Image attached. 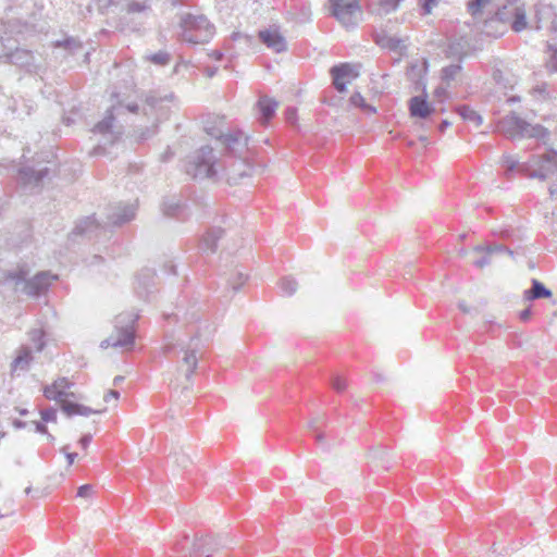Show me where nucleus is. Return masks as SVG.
Masks as SVG:
<instances>
[{"label":"nucleus","instance_id":"nucleus-27","mask_svg":"<svg viewBox=\"0 0 557 557\" xmlns=\"http://www.w3.org/2000/svg\"><path fill=\"white\" fill-rule=\"evenodd\" d=\"M99 227V224L97 223L96 219L94 216H87L83 220H81L75 228L74 232L79 235L91 233L92 231L97 230Z\"/></svg>","mask_w":557,"mask_h":557},{"label":"nucleus","instance_id":"nucleus-1","mask_svg":"<svg viewBox=\"0 0 557 557\" xmlns=\"http://www.w3.org/2000/svg\"><path fill=\"white\" fill-rule=\"evenodd\" d=\"M502 165L506 169L505 176L508 180H511L513 172L517 171L529 178L557 181V151L553 149L542 156H533L528 162H520L511 154H503Z\"/></svg>","mask_w":557,"mask_h":557},{"label":"nucleus","instance_id":"nucleus-28","mask_svg":"<svg viewBox=\"0 0 557 557\" xmlns=\"http://www.w3.org/2000/svg\"><path fill=\"white\" fill-rule=\"evenodd\" d=\"M473 251L474 252H479V253H487V255H493V253H497V252H506L510 256L513 255L512 250H510L508 247L504 246V245H488V246H483V245H478L473 248Z\"/></svg>","mask_w":557,"mask_h":557},{"label":"nucleus","instance_id":"nucleus-30","mask_svg":"<svg viewBox=\"0 0 557 557\" xmlns=\"http://www.w3.org/2000/svg\"><path fill=\"white\" fill-rule=\"evenodd\" d=\"M280 288L281 290L286 295V296H292L294 295V293L297 290V287H298V283L297 281L292 277V276H285L283 277L280 283Z\"/></svg>","mask_w":557,"mask_h":557},{"label":"nucleus","instance_id":"nucleus-40","mask_svg":"<svg viewBox=\"0 0 557 557\" xmlns=\"http://www.w3.org/2000/svg\"><path fill=\"white\" fill-rule=\"evenodd\" d=\"M491 0H472L468 3V10L472 15H476Z\"/></svg>","mask_w":557,"mask_h":557},{"label":"nucleus","instance_id":"nucleus-49","mask_svg":"<svg viewBox=\"0 0 557 557\" xmlns=\"http://www.w3.org/2000/svg\"><path fill=\"white\" fill-rule=\"evenodd\" d=\"M403 0H384V3H385V13H389L391 11H395L399 3L401 2Z\"/></svg>","mask_w":557,"mask_h":557},{"label":"nucleus","instance_id":"nucleus-20","mask_svg":"<svg viewBox=\"0 0 557 557\" xmlns=\"http://www.w3.org/2000/svg\"><path fill=\"white\" fill-rule=\"evenodd\" d=\"M408 46V36L396 37L385 35V48L388 49L391 52L398 54V59L396 61H399L403 57L407 54Z\"/></svg>","mask_w":557,"mask_h":557},{"label":"nucleus","instance_id":"nucleus-3","mask_svg":"<svg viewBox=\"0 0 557 557\" xmlns=\"http://www.w3.org/2000/svg\"><path fill=\"white\" fill-rule=\"evenodd\" d=\"M219 162L213 149L203 146L198 149L188 160L186 173L194 178H213L219 172Z\"/></svg>","mask_w":557,"mask_h":557},{"label":"nucleus","instance_id":"nucleus-8","mask_svg":"<svg viewBox=\"0 0 557 557\" xmlns=\"http://www.w3.org/2000/svg\"><path fill=\"white\" fill-rule=\"evenodd\" d=\"M332 83L338 92H345L346 86L359 76V65L352 63H341L330 70Z\"/></svg>","mask_w":557,"mask_h":557},{"label":"nucleus","instance_id":"nucleus-60","mask_svg":"<svg viewBox=\"0 0 557 557\" xmlns=\"http://www.w3.org/2000/svg\"><path fill=\"white\" fill-rule=\"evenodd\" d=\"M210 55L215 60H221L223 54L221 51L214 50Z\"/></svg>","mask_w":557,"mask_h":557},{"label":"nucleus","instance_id":"nucleus-22","mask_svg":"<svg viewBox=\"0 0 557 557\" xmlns=\"http://www.w3.org/2000/svg\"><path fill=\"white\" fill-rule=\"evenodd\" d=\"M409 110L411 116L420 119H425L433 112L426 99L421 96H414L409 100Z\"/></svg>","mask_w":557,"mask_h":557},{"label":"nucleus","instance_id":"nucleus-39","mask_svg":"<svg viewBox=\"0 0 557 557\" xmlns=\"http://www.w3.org/2000/svg\"><path fill=\"white\" fill-rule=\"evenodd\" d=\"M57 47H63L72 52L82 48V44L74 38L65 39L64 41H57Z\"/></svg>","mask_w":557,"mask_h":557},{"label":"nucleus","instance_id":"nucleus-16","mask_svg":"<svg viewBox=\"0 0 557 557\" xmlns=\"http://www.w3.org/2000/svg\"><path fill=\"white\" fill-rule=\"evenodd\" d=\"M225 545L222 544V537L220 536H206L198 539L194 543V554L205 557H211L213 553L218 552L221 547Z\"/></svg>","mask_w":557,"mask_h":557},{"label":"nucleus","instance_id":"nucleus-37","mask_svg":"<svg viewBox=\"0 0 557 557\" xmlns=\"http://www.w3.org/2000/svg\"><path fill=\"white\" fill-rule=\"evenodd\" d=\"M331 385L335 392L343 393L346 391L348 383L345 377L341 375H334L331 380Z\"/></svg>","mask_w":557,"mask_h":557},{"label":"nucleus","instance_id":"nucleus-15","mask_svg":"<svg viewBox=\"0 0 557 557\" xmlns=\"http://www.w3.org/2000/svg\"><path fill=\"white\" fill-rule=\"evenodd\" d=\"M259 38L262 44L275 52L286 50V41L276 26L260 30Z\"/></svg>","mask_w":557,"mask_h":557},{"label":"nucleus","instance_id":"nucleus-58","mask_svg":"<svg viewBox=\"0 0 557 557\" xmlns=\"http://www.w3.org/2000/svg\"><path fill=\"white\" fill-rule=\"evenodd\" d=\"M555 53H557V49L555 50ZM549 66L552 71H557V55L554 54L552 60L549 61Z\"/></svg>","mask_w":557,"mask_h":557},{"label":"nucleus","instance_id":"nucleus-41","mask_svg":"<svg viewBox=\"0 0 557 557\" xmlns=\"http://www.w3.org/2000/svg\"><path fill=\"white\" fill-rule=\"evenodd\" d=\"M148 9L145 2L131 1L127 3V13H140Z\"/></svg>","mask_w":557,"mask_h":557},{"label":"nucleus","instance_id":"nucleus-53","mask_svg":"<svg viewBox=\"0 0 557 557\" xmlns=\"http://www.w3.org/2000/svg\"><path fill=\"white\" fill-rule=\"evenodd\" d=\"M62 451L65 454L69 465H72L74 462L75 458L77 457V454L76 453H69L67 451V446H64L62 448Z\"/></svg>","mask_w":557,"mask_h":557},{"label":"nucleus","instance_id":"nucleus-7","mask_svg":"<svg viewBox=\"0 0 557 557\" xmlns=\"http://www.w3.org/2000/svg\"><path fill=\"white\" fill-rule=\"evenodd\" d=\"M332 15L344 26L349 27L358 23L360 4L357 0H330Z\"/></svg>","mask_w":557,"mask_h":557},{"label":"nucleus","instance_id":"nucleus-24","mask_svg":"<svg viewBox=\"0 0 557 557\" xmlns=\"http://www.w3.org/2000/svg\"><path fill=\"white\" fill-rule=\"evenodd\" d=\"M62 411L67 416V417H72V416H75V414H79V416H89L91 413H102L106 411V408L103 409H91L87 406H84V405H81V404H75V403H72V401H69V400H63L62 401Z\"/></svg>","mask_w":557,"mask_h":557},{"label":"nucleus","instance_id":"nucleus-42","mask_svg":"<svg viewBox=\"0 0 557 557\" xmlns=\"http://www.w3.org/2000/svg\"><path fill=\"white\" fill-rule=\"evenodd\" d=\"M40 414L44 422H57V410L53 408L41 410Z\"/></svg>","mask_w":557,"mask_h":557},{"label":"nucleus","instance_id":"nucleus-45","mask_svg":"<svg viewBox=\"0 0 557 557\" xmlns=\"http://www.w3.org/2000/svg\"><path fill=\"white\" fill-rule=\"evenodd\" d=\"M383 0H369V10L377 15H381Z\"/></svg>","mask_w":557,"mask_h":557},{"label":"nucleus","instance_id":"nucleus-23","mask_svg":"<svg viewBox=\"0 0 557 557\" xmlns=\"http://www.w3.org/2000/svg\"><path fill=\"white\" fill-rule=\"evenodd\" d=\"M185 209V205L176 197H168L161 205L163 214L169 218L183 216Z\"/></svg>","mask_w":557,"mask_h":557},{"label":"nucleus","instance_id":"nucleus-57","mask_svg":"<svg viewBox=\"0 0 557 557\" xmlns=\"http://www.w3.org/2000/svg\"><path fill=\"white\" fill-rule=\"evenodd\" d=\"M314 433V437H315V441L318 443H323L324 442V434L321 432L320 428L318 429V431H312Z\"/></svg>","mask_w":557,"mask_h":557},{"label":"nucleus","instance_id":"nucleus-62","mask_svg":"<svg viewBox=\"0 0 557 557\" xmlns=\"http://www.w3.org/2000/svg\"><path fill=\"white\" fill-rule=\"evenodd\" d=\"M458 307H459V309H460L462 312H465V313L470 312V309L466 306V304H465L463 301L459 302V304H458Z\"/></svg>","mask_w":557,"mask_h":557},{"label":"nucleus","instance_id":"nucleus-21","mask_svg":"<svg viewBox=\"0 0 557 557\" xmlns=\"http://www.w3.org/2000/svg\"><path fill=\"white\" fill-rule=\"evenodd\" d=\"M531 288L525 289L523 292V299L528 301H533L542 298H550L552 290L547 288L542 282L536 278H532Z\"/></svg>","mask_w":557,"mask_h":557},{"label":"nucleus","instance_id":"nucleus-29","mask_svg":"<svg viewBox=\"0 0 557 557\" xmlns=\"http://www.w3.org/2000/svg\"><path fill=\"white\" fill-rule=\"evenodd\" d=\"M492 76L496 85L504 89H512L516 84L512 77L506 76L499 69L494 70Z\"/></svg>","mask_w":557,"mask_h":557},{"label":"nucleus","instance_id":"nucleus-48","mask_svg":"<svg viewBox=\"0 0 557 557\" xmlns=\"http://www.w3.org/2000/svg\"><path fill=\"white\" fill-rule=\"evenodd\" d=\"M437 4V0H424L422 4V13L428 15L432 12V9Z\"/></svg>","mask_w":557,"mask_h":557},{"label":"nucleus","instance_id":"nucleus-10","mask_svg":"<svg viewBox=\"0 0 557 557\" xmlns=\"http://www.w3.org/2000/svg\"><path fill=\"white\" fill-rule=\"evenodd\" d=\"M209 134L219 139L231 152H239L247 147V137L240 131L228 133L216 131Z\"/></svg>","mask_w":557,"mask_h":557},{"label":"nucleus","instance_id":"nucleus-12","mask_svg":"<svg viewBox=\"0 0 557 557\" xmlns=\"http://www.w3.org/2000/svg\"><path fill=\"white\" fill-rule=\"evenodd\" d=\"M136 211L135 203H120L111 208V212L108 214V223L116 226L128 223L135 218Z\"/></svg>","mask_w":557,"mask_h":557},{"label":"nucleus","instance_id":"nucleus-56","mask_svg":"<svg viewBox=\"0 0 557 557\" xmlns=\"http://www.w3.org/2000/svg\"><path fill=\"white\" fill-rule=\"evenodd\" d=\"M91 442V435L90 434H85L81 440H79V444L81 446L85 449L87 448V446L89 445V443Z\"/></svg>","mask_w":557,"mask_h":557},{"label":"nucleus","instance_id":"nucleus-18","mask_svg":"<svg viewBox=\"0 0 557 557\" xmlns=\"http://www.w3.org/2000/svg\"><path fill=\"white\" fill-rule=\"evenodd\" d=\"M48 168L34 170L30 166H24L18 171L20 181L24 185H39L41 180L48 175Z\"/></svg>","mask_w":557,"mask_h":557},{"label":"nucleus","instance_id":"nucleus-32","mask_svg":"<svg viewBox=\"0 0 557 557\" xmlns=\"http://www.w3.org/2000/svg\"><path fill=\"white\" fill-rule=\"evenodd\" d=\"M54 387L58 392H60V396L62 399L67 396H72V393H67V388L72 386V383L66 377H60L53 382Z\"/></svg>","mask_w":557,"mask_h":557},{"label":"nucleus","instance_id":"nucleus-35","mask_svg":"<svg viewBox=\"0 0 557 557\" xmlns=\"http://www.w3.org/2000/svg\"><path fill=\"white\" fill-rule=\"evenodd\" d=\"M247 280V275L242 271H236L234 276L228 278V284L233 288V290H238L240 286L245 284Z\"/></svg>","mask_w":557,"mask_h":557},{"label":"nucleus","instance_id":"nucleus-64","mask_svg":"<svg viewBox=\"0 0 557 557\" xmlns=\"http://www.w3.org/2000/svg\"><path fill=\"white\" fill-rule=\"evenodd\" d=\"M215 72H216V69H215V67H207V69H206V74H207V76H209V77H212V76L215 74Z\"/></svg>","mask_w":557,"mask_h":557},{"label":"nucleus","instance_id":"nucleus-19","mask_svg":"<svg viewBox=\"0 0 557 557\" xmlns=\"http://www.w3.org/2000/svg\"><path fill=\"white\" fill-rule=\"evenodd\" d=\"M224 231L221 227L210 228L201 238L200 249L203 252L213 253L216 250L218 242L223 237Z\"/></svg>","mask_w":557,"mask_h":557},{"label":"nucleus","instance_id":"nucleus-33","mask_svg":"<svg viewBox=\"0 0 557 557\" xmlns=\"http://www.w3.org/2000/svg\"><path fill=\"white\" fill-rule=\"evenodd\" d=\"M146 59L157 65H166L170 62V54L166 51H159L151 55L146 57Z\"/></svg>","mask_w":557,"mask_h":557},{"label":"nucleus","instance_id":"nucleus-31","mask_svg":"<svg viewBox=\"0 0 557 557\" xmlns=\"http://www.w3.org/2000/svg\"><path fill=\"white\" fill-rule=\"evenodd\" d=\"M525 133L527 134L524 135V137L537 138V139H543V138L547 137L549 134L547 128H545L544 126H542L540 124H536V125L529 124L528 131H525Z\"/></svg>","mask_w":557,"mask_h":557},{"label":"nucleus","instance_id":"nucleus-13","mask_svg":"<svg viewBox=\"0 0 557 557\" xmlns=\"http://www.w3.org/2000/svg\"><path fill=\"white\" fill-rule=\"evenodd\" d=\"M54 280H57V275H52L50 272H40L25 282L24 292L30 296H38L45 293Z\"/></svg>","mask_w":557,"mask_h":557},{"label":"nucleus","instance_id":"nucleus-34","mask_svg":"<svg viewBox=\"0 0 557 557\" xmlns=\"http://www.w3.org/2000/svg\"><path fill=\"white\" fill-rule=\"evenodd\" d=\"M461 71V66L459 64H451L445 66L442 70V78L446 82H450L455 79L456 75Z\"/></svg>","mask_w":557,"mask_h":557},{"label":"nucleus","instance_id":"nucleus-46","mask_svg":"<svg viewBox=\"0 0 557 557\" xmlns=\"http://www.w3.org/2000/svg\"><path fill=\"white\" fill-rule=\"evenodd\" d=\"M491 256L492 255H487V253H484L483 257L476 259L473 261V264L479 268V269H483L485 268L486 265L491 264Z\"/></svg>","mask_w":557,"mask_h":557},{"label":"nucleus","instance_id":"nucleus-14","mask_svg":"<svg viewBox=\"0 0 557 557\" xmlns=\"http://www.w3.org/2000/svg\"><path fill=\"white\" fill-rule=\"evenodd\" d=\"M197 338H190L186 346L182 347V364L185 366V376L189 380L198 364V343Z\"/></svg>","mask_w":557,"mask_h":557},{"label":"nucleus","instance_id":"nucleus-43","mask_svg":"<svg viewBox=\"0 0 557 557\" xmlns=\"http://www.w3.org/2000/svg\"><path fill=\"white\" fill-rule=\"evenodd\" d=\"M94 493V487L89 484H85L78 487L77 496L82 498H89Z\"/></svg>","mask_w":557,"mask_h":557},{"label":"nucleus","instance_id":"nucleus-55","mask_svg":"<svg viewBox=\"0 0 557 557\" xmlns=\"http://www.w3.org/2000/svg\"><path fill=\"white\" fill-rule=\"evenodd\" d=\"M495 235H498L499 237L507 239L511 237L512 231L509 228L500 230L499 232H494Z\"/></svg>","mask_w":557,"mask_h":557},{"label":"nucleus","instance_id":"nucleus-63","mask_svg":"<svg viewBox=\"0 0 557 557\" xmlns=\"http://www.w3.org/2000/svg\"><path fill=\"white\" fill-rule=\"evenodd\" d=\"M548 191H549L550 197L553 198L555 195H557V186L550 185L548 188Z\"/></svg>","mask_w":557,"mask_h":557},{"label":"nucleus","instance_id":"nucleus-47","mask_svg":"<svg viewBox=\"0 0 557 557\" xmlns=\"http://www.w3.org/2000/svg\"><path fill=\"white\" fill-rule=\"evenodd\" d=\"M532 94L534 96L539 95L542 98H546V96H547V85L546 84L536 85L535 87L532 88Z\"/></svg>","mask_w":557,"mask_h":557},{"label":"nucleus","instance_id":"nucleus-59","mask_svg":"<svg viewBox=\"0 0 557 557\" xmlns=\"http://www.w3.org/2000/svg\"><path fill=\"white\" fill-rule=\"evenodd\" d=\"M174 348V345L173 344H166L164 347H163V352L164 355H170L171 351L173 350Z\"/></svg>","mask_w":557,"mask_h":557},{"label":"nucleus","instance_id":"nucleus-54","mask_svg":"<svg viewBox=\"0 0 557 557\" xmlns=\"http://www.w3.org/2000/svg\"><path fill=\"white\" fill-rule=\"evenodd\" d=\"M120 393L117 391L111 389L104 395V401L108 403L111 398L119 399Z\"/></svg>","mask_w":557,"mask_h":557},{"label":"nucleus","instance_id":"nucleus-44","mask_svg":"<svg viewBox=\"0 0 557 557\" xmlns=\"http://www.w3.org/2000/svg\"><path fill=\"white\" fill-rule=\"evenodd\" d=\"M325 423V418L323 416L312 418L308 423V429L310 431H318V429Z\"/></svg>","mask_w":557,"mask_h":557},{"label":"nucleus","instance_id":"nucleus-25","mask_svg":"<svg viewBox=\"0 0 557 557\" xmlns=\"http://www.w3.org/2000/svg\"><path fill=\"white\" fill-rule=\"evenodd\" d=\"M257 106L260 113V121L262 124H265L274 115L278 103L274 99L263 96L259 99Z\"/></svg>","mask_w":557,"mask_h":557},{"label":"nucleus","instance_id":"nucleus-52","mask_svg":"<svg viewBox=\"0 0 557 557\" xmlns=\"http://www.w3.org/2000/svg\"><path fill=\"white\" fill-rule=\"evenodd\" d=\"M531 315H532L531 307H528V308L523 309L519 313V318L523 322H527L531 318Z\"/></svg>","mask_w":557,"mask_h":557},{"label":"nucleus","instance_id":"nucleus-61","mask_svg":"<svg viewBox=\"0 0 557 557\" xmlns=\"http://www.w3.org/2000/svg\"><path fill=\"white\" fill-rule=\"evenodd\" d=\"M449 125H450V123L447 120H443L440 125V131L444 132Z\"/></svg>","mask_w":557,"mask_h":557},{"label":"nucleus","instance_id":"nucleus-51","mask_svg":"<svg viewBox=\"0 0 557 557\" xmlns=\"http://www.w3.org/2000/svg\"><path fill=\"white\" fill-rule=\"evenodd\" d=\"M286 120L289 123H295L296 121V109L295 108H287L285 111Z\"/></svg>","mask_w":557,"mask_h":557},{"label":"nucleus","instance_id":"nucleus-36","mask_svg":"<svg viewBox=\"0 0 557 557\" xmlns=\"http://www.w3.org/2000/svg\"><path fill=\"white\" fill-rule=\"evenodd\" d=\"M349 102L354 107H359V108H362L363 110L374 112V109L371 106L366 103V101L360 92L352 94L349 99Z\"/></svg>","mask_w":557,"mask_h":557},{"label":"nucleus","instance_id":"nucleus-26","mask_svg":"<svg viewBox=\"0 0 557 557\" xmlns=\"http://www.w3.org/2000/svg\"><path fill=\"white\" fill-rule=\"evenodd\" d=\"M456 112L461 116L462 120L474 124L476 127L480 126L483 122L482 116L467 104L458 106L456 108Z\"/></svg>","mask_w":557,"mask_h":557},{"label":"nucleus","instance_id":"nucleus-4","mask_svg":"<svg viewBox=\"0 0 557 557\" xmlns=\"http://www.w3.org/2000/svg\"><path fill=\"white\" fill-rule=\"evenodd\" d=\"M182 37L191 44L208 42L214 35V26L205 15L185 14L181 17Z\"/></svg>","mask_w":557,"mask_h":557},{"label":"nucleus","instance_id":"nucleus-5","mask_svg":"<svg viewBox=\"0 0 557 557\" xmlns=\"http://www.w3.org/2000/svg\"><path fill=\"white\" fill-rule=\"evenodd\" d=\"M495 20L509 25L515 33L528 28L527 9L523 0H507L495 13Z\"/></svg>","mask_w":557,"mask_h":557},{"label":"nucleus","instance_id":"nucleus-6","mask_svg":"<svg viewBox=\"0 0 557 557\" xmlns=\"http://www.w3.org/2000/svg\"><path fill=\"white\" fill-rule=\"evenodd\" d=\"M29 341L33 343V347L23 345L17 350L16 357L12 362L13 371H25L28 369L30 362L33 361V351L40 352L45 348L44 336L45 333L42 330H32L28 333Z\"/></svg>","mask_w":557,"mask_h":557},{"label":"nucleus","instance_id":"nucleus-11","mask_svg":"<svg viewBox=\"0 0 557 557\" xmlns=\"http://www.w3.org/2000/svg\"><path fill=\"white\" fill-rule=\"evenodd\" d=\"M252 168L242 158H231L225 165V173L230 184H237L242 178L251 174Z\"/></svg>","mask_w":557,"mask_h":557},{"label":"nucleus","instance_id":"nucleus-17","mask_svg":"<svg viewBox=\"0 0 557 557\" xmlns=\"http://www.w3.org/2000/svg\"><path fill=\"white\" fill-rule=\"evenodd\" d=\"M115 110V107L112 106L111 109L107 111V114L102 121L96 124L94 132L107 135L109 143H114L119 136L121 135V132H115L113 129V122H114V114L113 111Z\"/></svg>","mask_w":557,"mask_h":557},{"label":"nucleus","instance_id":"nucleus-50","mask_svg":"<svg viewBox=\"0 0 557 557\" xmlns=\"http://www.w3.org/2000/svg\"><path fill=\"white\" fill-rule=\"evenodd\" d=\"M33 424L35 425L36 432L44 433L48 435L49 441H53L54 437L51 434H48L47 428L44 423L34 421Z\"/></svg>","mask_w":557,"mask_h":557},{"label":"nucleus","instance_id":"nucleus-9","mask_svg":"<svg viewBox=\"0 0 557 557\" xmlns=\"http://www.w3.org/2000/svg\"><path fill=\"white\" fill-rule=\"evenodd\" d=\"M529 123L521 119L516 112H510L499 123L503 134L510 139L523 138L527 134Z\"/></svg>","mask_w":557,"mask_h":557},{"label":"nucleus","instance_id":"nucleus-38","mask_svg":"<svg viewBox=\"0 0 557 557\" xmlns=\"http://www.w3.org/2000/svg\"><path fill=\"white\" fill-rule=\"evenodd\" d=\"M55 388L57 387H54L53 383L51 385L45 386L44 395L47 399L57 400L62 404L64 399H62V397L60 396V392H58Z\"/></svg>","mask_w":557,"mask_h":557},{"label":"nucleus","instance_id":"nucleus-2","mask_svg":"<svg viewBox=\"0 0 557 557\" xmlns=\"http://www.w3.org/2000/svg\"><path fill=\"white\" fill-rule=\"evenodd\" d=\"M138 314L134 311L122 312L115 317L114 331L101 342L102 348L114 347L129 350L135 342V323Z\"/></svg>","mask_w":557,"mask_h":557}]
</instances>
